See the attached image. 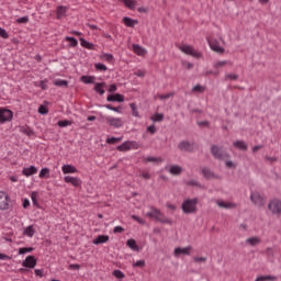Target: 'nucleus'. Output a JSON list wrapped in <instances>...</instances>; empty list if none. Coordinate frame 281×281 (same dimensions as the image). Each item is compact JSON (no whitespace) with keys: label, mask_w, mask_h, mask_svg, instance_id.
<instances>
[{"label":"nucleus","mask_w":281,"mask_h":281,"mask_svg":"<svg viewBox=\"0 0 281 281\" xmlns=\"http://www.w3.org/2000/svg\"><path fill=\"white\" fill-rule=\"evenodd\" d=\"M81 47H86V49H93V44L89 43L87 40L83 37L79 38Z\"/></svg>","instance_id":"7c9ffc66"},{"label":"nucleus","mask_w":281,"mask_h":281,"mask_svg":"<svg viewBox=\"0 0 281 281\" xmlns=\"http://www.w3.org/2000/svg\"><path fill=\"white\" fill-rule=\"evenodd\" d=\"M113 276L117 280H124V278H125V274H124V272H122V270H114Z\"/></svg>","instance_id":"4c0bfd02"},{"label":"nucleus","mask_w":281,"mask_h":281,"mask_svg":"<svg viewBox=\"0 0 281 281\" xmlns=\"http://www.w3.org/2000/svg\"><path fill=\"white\" fill-rule=\"evenodd\" d=\"M225 65H232V63L227 60L216 61L213 67L214 69H221V67H225Z\"/></svg>","instance_id":"f704fd0d"},{"label":"nucleus","mask_w":281,"mask_h":281,"mask_svg":"<svg viewBox=\"0 0 281 281\" xmlns=\"http://www.w3.org/2000/svg\"><path fill=\"white\" fill-rule=\"evenodd\" d=\"M34 251V248L32 247H23L19 249V255L23 256L24 254H32Z\"/></svg>","instance_id":"c9c22d12"},{"label":"nucleus","mask_w":281,"mask_h":281,"mask_svg":"<svg viewBox=\"0 0 281 281\" xmlns=\"http://www.w3.org/2000/svg\"><path fill=\"white\" fill-rule=\"evenodd\" d=\"M268 210H270L273 214H281V201L280 200H272L268 204Z\"/></svg>","instance_id":"1a4fd4ad"},{"label":"nucleus","mask_w":281,"mask_h":281,"mask_svg":"<svg viewBox=\"0 0 281 281\" xmlns=\"http://www.w3.org/2000/svg\"><path fill=\"white\" fill-rule=\"evenodd\" d=\"M262 243V239L258 236H252L246 239V245L249 247H258Z\"/></svg>","instance_id":"2eb2a0df"},{"label":"nucleus","mask_w":281,"mask_h":281,"mask_svg":"<svg viewBox=\"0 0 281 281\" xmlns=\"http://www.w3.org/2000/svg\"><path fill=\"white\" fill-rule=\"evenodd\" d=\"M180 52L187 54L188 56H193V58H201V53L194 49V46L182 44L179 46Z\"/></svg>","instance_id":"7ed1b4c3"},{"label":"nucleus","mask_w":281,"mask_h":281,"mask_svg":"<svg viewBox=\"0 0 281 281\" xmlns=\"http://www.w3.org/2000/svg\"><path fill=\"white\" fill-rule=\"evenodd\" d=\"M38 113H40L41 115H47V114L49 113V110H48L47 106H45V105H40V108H38Z\"/></svg>","instance_id":"de8ad7c7"},{"label":"nucleus","mask_w":281,"mask_h":281,"mask_svg":"<svg viewBox=\"0 0 281 281\" xmlns=\"http://www.w3.org/2000/svg\"><path fill=\"white\" fill-rule=\"evenodd\" d=\"M216 204L218 205V207H224L225 210H232V207H236V204L223 200H217Z\"/></svg>","instance_id":"412c9836"},{"label":"nucleus","mask_w":281,"mask_h":281,"mask_svg":"<svg viewBox=\"0 0 281 281\" xmlns=\"http://www.w3.org/2000/svg\"><path fill=\"white\" fill-rule=\"evenodd\" d=\"M151 122H164V114L155 113L150 116Z\"/></svg>","instance_id":"2f4dec72"},{"label":"nucleus","mask_w":281,"mask_h":281,"mask_svg":"<svg viewBox=\"0 0 281 281\" xmlns=\"http://www.w3.org/2000/svg\"><path fill=\"white\" fill-rule=\"evenodd\" d=\"M81 82H83V85H93V82H95V77H93V76H82L81 77Z\"/></svg>","instance_id":"a878e982"},{"label":"nucleus","mask_w":281,"mask_h":281,"mask_svg":"<svg viewBox=\"0 0 281 281\" xmlns=\"http://www.w3.org/2000/svg\"><path fill=\"white\" fill-rule=\"evenodd\" d=\"M61 172L64 175H76V172H78V169L74 165H64L61 167Z\"/></svg>","instance_id":"f3484780"},{"label":"nucleus","mask_w":281,"mask_h":281,"mask_svg":"<svg viewBox=\"0 0 281 281\" xmlns=\"http://www.w3.org/2000/svg\"><path fill=\"white\" fill-rule=\"evenodd\" d=\"M207 43L213 52H216L217 54H223V52H225V48L221 46L217 40L207 38Z\"/></svg>","instance_id":"6e6552de"},{"label":"nucleus","mask_w":281,"mask_h":281,"mask_svg":"<svg viewBox=\"0 0 281 281\" xmlns=\"http://www.w3.org/2000/svg\"><path fill=\"white\" fill-rule=\"evenodd\" d=\"M108 91L109 93H115V91H117V86L115 83L110 85Z\"/></svg>","instance_id":"4d7b16f0"},{"label":"nucleus","mask_w":281,"mask_h":281,"mask_svg":"<svg viewBox=\"0 0 281 281\" xmlns=\"http://www.w3.org/2000/svg\"><path fill=\"white\" fill-rule=\"evenodd\" d=\"M22 267H26L27 269H34V267H36V257L27 256L22 262Z\"/></svg>","instance_id":"ddd939ff"},{"label":"nucleus","mask_w":281,"mask_h":281,"mask_svg":"<svg viewBox=\"0 0 281 281\" xmlns=\"http://www.w3.org/2000/svg\"><path fill=\"white\" fill-rule=\"evenodd\" d=\"M38 87H40L43 91L47 90V79L42 80V81L40 82Z\"/></svg>","instance_id":"603ef678"},{"label":"nucleus","mask_w":281,"mask_h":281,"mask_svg":"<svg viewBox=\"0 0 281 281\" xmlns=\"http://www.w3.org/2000/svg\"><path fill=\"white\" fill-rule=\"evenodd\" d=\"M250 201L255 204L258 205L259 207L265 205V200L260 196V193L258 192H251L250 194Z\"/></svg>","instance_id":"f8f14e48"},{"label":"nucleus","mask_w":281,"mask_h":281,"mask_svg":"<svg viewBox=\"0 0 281 281\" xmlns=\"http://www.w3.org/2000/svg\"><path fill=\"white\" fill-rule=\"evenodd\" d=\"M0 36L1 38H10V35L8 34V32L2 27H0Z\"/></svg>","instance_id":"864d4df0"},{"label":"nucleus","mask_w":281,"mask_h":281,"mask_svg":"<svg viewBox=\"0 0 281 281\" xmlns=\"http://www.w3.org/2000/svg\"><path fill=\"white\" fill-rule=\"evenodd\" d=\"M55 87H67L68 82L67 80L57 79L54 81Z\"/></svg>","instance_id":"79ce46f5"},{"label":"nucleus","mask_w":281,"mask_h":281,"mask_svg":"<svg viewBox=\"0 0 281 281\" xmlns=\"http://www.w3.org/2000/svg\"><path fill=\"white\" fill-rule=\"evenodd\" d=\"M104 85H106V83H104V82H98V83H95V85H94V91H95L97 93H99L100 95H104V93H105V91H104Z\"/></svg>","instance_id":"393cba45"},{"label":"nucleus","mask_w":281,"mask_h":281,"mask_svg":"<svg viewBox=\"0 0 281 281\" xmlns=\"http://www.w3.org/2000/svg\"><path fill=\"white\" fill-rule=\"evenodd\" d=\"M139 145L135 140H126L116 147L119 153H128V150H137Z\"/></svg>","instance_id":"f03ea898"},{"label":"nucleus","mask_w":281,"mask_h":281,"mask_svg":"<svg viewBox=\"0 0 281 281\" xmlns=\"http://www.w3.org/2000/svg\"><path fill=\"white\" fill-rule=\"evenodd\" d=\"M104 106H105V109H109V111H114L115 113H122V106L114 108L111 104H106Z\"/></svg>","instance_id":"37998d69"},{"label":"nucleus","mask_w":281,"mask_h":281,"mask_svg":"<svg viewBox=\"0 0 281 281\" xmlns=\"http://www.w3.org/2000/svg\"><path fill=\"white\" fill-rule=\"evenodd\" d=\"M178 148H179V150H182L184 153H190V150H192V144L183 140V142L179 143Z\"/></svg>","instance_id":"aec40b11"},{"label":"nucleus","mask_w":281,"mask_h":281,"mask_svg":"<svg viewBox=\"0 0 281 281\" xmlns=\"http://www.w3.org/2000/svg\"><path fill=\"white\" fill-rule=\"evenodd\" d=\"M191 251H192V246H187L184 248L177 247L173 250V256L176 258H179V256H190Z\"/></svg>","instance_id":"9b49d317"},{"label":"nucleus","mask_w":281,"mask_h":281,"mask_svg":"<svg viewBox=\"0 0 281 281\" xmlns=\"http://www.w3.org/2000/svg\"><path fill=\"white\" fill-rule=\"evenodd\" d=\"M65 183H71L74 188H82V180L78 177L66 176L64 178Z\"/></svg>","instance_id":"9d476101"},{"label":"nucleus","mask_w":281,"mask_h":281,"mask_svg":"<svg viewBox=\"0 0 281 281\" xmlns=\"http://www.w3.org/2000/svg\"><path fill=\"white\" fill-rule=\"evenodd\" d=\"M14 113L12 110L0 108V124H5V122H12Z\"/></svg>","instance_id":"20e7f679"},{"label":"nucleus","mask_w":281,"mask_h":281,"mask_svg":"<svg viewBox=\"0 0 281 281\" xmlns=\"http://www.w3.org/2000/svg\"><path fill=\"white\" fill-rule=\"evenodd\" d=\"M175 95V92H169L167 94H158L159 100H168Z\"/></svg>","instance_id":"09e8293b"},{"label":"nucleus","mask_w":281,"mask_h":281,"mask_svg":"<svg viewBox=\"0 0 281 281\" xmlns=\"http://www.w3.org/2000/svg\"><path fill=\"white\" fill-rule=\"evenodd\" d=\"M145 161H155L156 164H161V161H164V159L155 158V157H147V158H145Z\"/></svg>","instance_id":"8fccbe9b"},{"label":"nucleus","mask_w":281,"mask_h":281,"mask_svg":"<svg viewBox=\"0 0 281 281\" xmlns=\"http://www.w3.org/2000/svg\"><path fill=\"white\" fill-rule=\"evenodd\" d=\"M170 175H179L180 172H183V169L179 165H173L169 168Z\"/></svg>","instance_id":"bb28decb"},{"label":"nucleus","mask_w":281,"mask_h":281,"mask_svg":"<svg viewBox=\"0 0 281 281\" xmlns=\"http://www.w3.org/2000/svg\"><path fill=\"white\" fill-rule=\"evenodd\" d=\"M57 125L59 126V128H65L67 126H71V121H68V120L58 121Z\"/></svg>","instance_id":"e433bc0d"},{"label":"nucleus","mask_w":281,"mask_h":281,"mask_svg":"<svg viewBox=\"0 0 281 281\" xmlns=\"http://www.w3.org/2000/svg\"><path fill=\"white\" fill-rule=\"evenodd\" d=\"M167 207H168L169 210H177V205L170 204V203L167 204Z\"/></svg>","instance_id":"774afa93"},{"label":"nucleus","mask_w":281,"mask_h":281,"mask_svg":"<svg viewBox=\"0 0 281 281\" xmlns=\"http://www.w3.org/2000/svg\"><path fill=\"white\" fill-rule=\"evenodd\" d=\"M132 49L135 52V54H137V56H142V46L133 44Z\"/></svg>","instance_id":"49530a36"},{"label":"nucleus","mask_w":281,"mask_h":281,"mask_svg":"<svg viewBox=\"0 0 281 281\" xmlns=\"http://www.w3.org/2000/svg\"><path fill=\"white\" fill-rule=\"evenodd\" d=\"M36 172H38V168L33 165L22 169V175L24 177H32L33 175H36Z\"/></svg>","instance_id":"dca6fc26"},{"label":"nucleus","mask_w":281,"mask_h":281,"mask_svg":"<svg viewBox=\"0 0 281 281\" xmlns=\"http://www.w3.org/2000/svg\"><path fill=\"white\" fill-rule=\"evenodd\" d=\"M147 133H150V135H155L157 133V127H155V125H149L147 127Z\"/></svg>","instance_id":"3c124183"},{"label":"nucleus","mask_w":281,"mask_h":281,"mask_svg":"<svg viewBox=\"0 0 281 281\" xmlns=\"http://www.w3.org/2000/svg\"><path fill=\"white\" fill-rule=\"evenodd\" d=\"M147 216L150 218H155L156 221H159L160 223H170V220L166 216H164L162 213L159 212L157 209H153L149 213H147Z\"/></svg>","instance_id":"39448f33"},{"label":"nucleus","mask_w":281,"mask_h":281,"mask_svg":"<svg viewBox=\"0 0 281 281\" xmlns=\"http://www.w3.org/2000/svg\"><path fill=\"white\" fill-rule=\"evenodd\" d=\"M10 181H12V183H16V181H19V177L16 176H9Z\"/></svg>","instance_id":"0e129e2a"},{"label":"nucleus","mask_w":281,"mask_h":281,"mask_svg":"<svg viewBox=\"0 0 281 281\" xmlns=\"http://www.w3.org/2000/svg\"><path fill=\"white\" fill-rule=\"evenodd\" d=\"M105 122L113 128H122L124 126V121L120 117L106 116Z\"/></svg>","instance_id":"423d86ee"},{"label":"nucleus","mask_w":281,"mask_h":281,"mask_svg":"<svg viewBox=\"0 0 281 281\" xmlns=\"http://www.w3.org/2000/svg\"><path fill=\"white\" fill-rule=\"evenodd\" d=\"M126 245L130 247V249H133V251H139V247L137 246V241H135V239H128Z\"/></svg>","instance_id":"cd10ccee"},{"label":"nucleus","mask_w":281,"mask_h":281,"mask_svg":"<svg viewBox=\"0 0 281 281\" xmlns=\"http://www.w3.org/2000/svg\"><path fill=\"white\" fill-rule=\"evenodd\" d=\"M93 245H102L104 243H109L108 235H99L95 239L92 240Z\"/></svg>","instance_id":"5701e85b"},{"label":"nucleus","mask_w":281,"mask_h":281,"mask_svg":"<svg viewBox=\"0 0 281 281\" xmlns=\"http://www.w3.org/2000/svg\"><path fill=\"white\" fill-rule=\"evenodd\" d=\"M69 269L74 270V271H78L80 269V265L78 263H71L69 265Z\"/></svg>","instance_id":"bf43d9fd"},{"label":"nucleus","mask_w":281,"mask_h":281,"mask_svg":"<svg viewBox=\"0 0 281 281\" xmlns=\"http://www.w3.org/2000/svg\"><path fill=\"white\" fill-rule=\"evenodd\" d=\"M235 148H238L239 150H247V143L243 140H237L233 144Z\"/></svg>","instance_id":"c85d7f7f"},{"label":"nucleus","mask_w":281,"mask_h":281,"mask_svg":"<svg viewBox=\"0 0 281 281\" xmlns=\"http://www.w3.org/2000/svg\"><path fill=\"white\" fill-rule=\"evenodd\" d=\"M65 41H67V43H70V47H78V40H76V37L66 36Z\"/></svg>","instance_id":"473e14b6"},{"label":"nucleus","mask_w":281,"mask_h":281,"mask_svg":"<svg viewBox=\"0 0 281 281\" xmlns=\"http://www.w3.org/2000/svg\"><path fill=\"white\" fill-rule=\"evenodd\" d=\"M130 106L132 110V115H134V117H139V112H137V105L135 103H131Z\"/></svg>","instance_id":"c03bdc74"},{"label":"nucleus","mask_w":281,"mask_h":281,"mask_svg":"<svg viewBox=\"0 0 281 281\" xmlns=\"http://www.w3.org/2000/svg\"><path fill=\"white\" fill-rule=\"evenodd\" d=\"M31 199H32V201H33V204L34 205H36V192H32V194H31Z\"/></svg>","instance_id":"69168bd1"},{"label":"nucleus","mask_w":281,"mask_h":281,"mask_svg":"<svg viewBox=\"0 0 281 281\" xmlns=\"http://www.w3.org/2000/svg\"><path fill=\"white\" fill-rule=\"evenodd\" d=\"M94 68L97 69V71H106V69H109L106 65L102 63L94 64Z\"/></svg>","instance_id":"ea45409f"},{"label":"nucleus","mask_w":281,"mask_h":281,"mask_svg":"<svg viewBox=\"0 0 281 281\" xmlns=\"http://www.w3.org/2000/svg\"><path fill=\"white\" fill-rule=\"evenodd\" d=\"M205 260H207L205 257H194V262H205Z\"/></svg>","instance_id":"052dcab7"},{"label":"nucleus","mask_w":281,"mask_h":281,"mask_svg":"<svg viewBox=\"0 0 281 281\" xmlns=\"http://www.w3.org/2000/svg\"><path fill=\"white\" fill-rule=\"evenodd\" d=\"M196 205H199V199H187L182 203V212L184 214H194L196 212Z\"/></svg>","instance_id":"f257e3e1"},{"label":"nucleus","mask_w":281,"mask_h":281,"mask_svg":"<svg viewBox=\"0 0 281 281\" xmlns=\"http://www.w3.org/2000/svg\"><path fill=\"white\" fill-rule=\"evenodd\" d=\"M66 14H67V7H65V5L57 7L56 18L58 20L65 19Z\"/></svg>","instance_id":"6ab92c4d"},{"label":"nucleus","mask_w":281,"mask_h":281,"mask_svg":"<svg viewBox=\"0 0 281 281\" xmlns=\"http://www.w3.org/2000/svg\"><path fill=\"white\" fill-rule=\"evenodd\" d=\"M23 207L24 209L30 207V200H27V199L23 200Z\"/></svg>","instance_id":"338daca9"},{"label":"nucleus","mask_w":281,"mask_h":281,"mask_svg":"<svg viewBox=\"0 0 281 281\" xmlns=\"http://www.w3.org/2000/svg\"><path fill=\"white\" fill-rule=\"evenodd\" d=\"M193 92H198V93H203V91H205V87L201 86V85H196L192 88Z\"/></svg>","instance_id":"a18cd8bd"},{"label":"nucleus","mask_w":281,"mask_h":281,"mask_svg":"<svg viewBox=\"0 0 281 281\" xmlns=\"http://www.w3.org/2000/svg\"><path fill=\"white\" fill-rule=\"evenodd\" d=\"M226 80H238V75L228 74L225 76Z\"/></svg>","instance_id":"6e6d98bb"},{"label":"nucleus","mask_w":281,"mask_h":281,"mask_svg":"<svg viewBox=\"0 0 281 281\" xmlns=\"http://www.w3.org/2000/svg\"><path fill=\"white\" fill-rule=\"evenodd\" d=\"M211 153L215 159H225V157H227V154H224L223 149L218 148L217 146H212Z\"/></svg>","instance_id":"4468645a"},{"label":"nucleus","mask_w":281,"mask_h":281,"mask_svg":"<svg viewBox=\"0 0 281 281\" xmlns=\"http://www.w3.org/2000/svg\"><path fill=\"white\" fill-rule=\"evenodd\" d=\"M35 276L38 278H43V270L42 269H35Z\"/></svg>","instance_id":"680f3d73"},{"label":"nucleus","mask_w":281,"mask_h":281,"mask_svg":"<svg viewBox=\"0 0 281 281\" xmlns=\"http://www.w3.org/2000/svg\"><path fill=\"white\" fill-rule=\"evenodd\" d=\"M123 137H110L106 138V144H117L120 142H122Z\"/></svg>","instance_id":"58836bf2"},{"label":"nucleus","mask_w":281,"mask_h":281,"mask_svg":"<svg viewBox=\"0 0 281 281\" xmlns=\"http://www.w3.org/2000/svg\"><path fill=\"white\" fill-rule=\"evenodd\" d=\"M108 102H124V95L116 93L106 97Z\"/></svg>","instance_id":"a211bd4d"},{"label":"nucleus","mask_w":281,"mask_h":281,"mask_svg":"<svg viewBox=\"0 0 281 281\" xmlns=\"http://www.w3.org/2000/svg\"><path fill=\"white\" fill-rule=\"evenodd\" d=\"M35 234H36V229H34V225H30L23 231V235L27 236V238H34Z\"/></svg>","instance_id":"4be33fe9"},{"label":"nucleus","mask_w":281,"mask_h":281,"mask_svg":"<svg viewBox=\"0 0 281 281\" xmlns=\"http://www.w3.org/2000/svg\"><path fill=\"white\" fill-rule=\"evenodd\" d=\"M122 232H124V227H122V226H115L113 228L114 234H122Z\"/></svg>","instance_id":"13d9d810"},{"label":"nucleus","mask_w":281,"mask_h":281,"mask_svg":"<svg viewBox=\"0 0 281 281\" xmlns=\"http://www.w3.org/2000/svg\"><path fill=\"white\" fill-rule=\"evenodd\" d=\"M40 179H49V168H42L38 175Z\"/></svg>","instance_id":"c756f323"},{"label":"nucleus","mask_w":281,"mask_h":281,"mask_svg":"<svg viewBox=\"0 0 281 281\" xmlns=\"http://www.w3.org/2000/svg\"><path fill=\"white\" fill-rule=\"evenodd\" d=\"M123 23H124V25H126V27H135V25H137V20H133V19H131V18H127V16H125V18H123Z\"/></svg>","instance_id":"b1692460"},{"label":"nucleus","mask_w":281,"mask_h":281,"mask_svg":"<svg viewBox=\"0 0 281 281\" xmlns=\"http://www.w3.org/2000/svg\"><path fill=\"white\" fill-rule=\"evenodd\" d=\"M10 209V196L8 193L0 191V210H9Z\"/></svg>","instance_id":"0eeeda50"},{"label":"nucleus","mask_w":281,"mask_h":281,"mask_svg":"<svg viewBox=\"0 0 281 281\" xmlns=\"http://www.w3.org/2000/svg\"><path fill=\"white\" fill-rule=\"evenodd\" d=\"M101 60H105L106 63H113V54H109V53L102 54Z\"/></svg>","instance_id":"72a5a7b5"},{"label":"nucleus","mask_w":281,"mask_h":281,"mask_svg":"<svg viewBox=\"0 0 281 281\" xmlns=\"http://www.w3.org/2000/svg\"><path fill=\"white\" fill-rule=\"evenodd\" d=\"M30 18L29 16H22L16 20V23H29Z\"/></svg>","instance_id":"5fc2aeb1"},{"label":"nucleus","mask_w":281,"mask_h":281,"mask_svg":"<svg viewBox=\"0 0 281 281\" xmlns=\"http://www.w3.org/2000/svg\"><path fill=\"white\" fill-rule=\"evenodd\" d=\"M202 175L206 179H212V177H214V173L210 169H207V168L202 169Z\"/></svg>","instance_id":"a19ab883"},{"label":"nucleus","mask_w":281,"mask_h":281,"mask_svg":"<svg viewBox=\"0 0 281 281\" xmlns=\"http://www.w3.org/2000/svg\"><path fill=\"white\" fill-rule=\"evenodd\" d=\"M0 260H10V256L0 252Z\"/></svg>","instance_id":"e2e57ef3"}]
</instances>
